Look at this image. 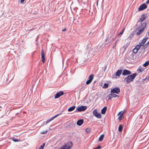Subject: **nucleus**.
Here are the masks:
<instances>
[{"mask_svg":"<svg viewBox=\"0 0 149 149\" xmlns=\"http://www.w3.org/2000/svg\"><path fill=\"white\" fill-rule=\"evenodd\" d=\"M146 26V23L145 22L142 23L141 22H137L136 24V28L135 29V31L139 29H143L144 30Z\"/></svg>","mask_w":149,"mask_h":149,"instance_id":"nucleus-1","label":"nucleus"},{"mask_svg":"<svg viewBox=\"0 0 149 149\" xmlns=\"http://www.w3.org/2000/svg\"><path fill=\"white\" fill-rule=\"evenodd\" d=\"M137 75V73H135L133 74L128 75L124 79L127 83H129L133 81Z\"/></svg>","mask_w":149,"mask_h":149,"instance_id":"nucleus-2","label":"nucleus"},{"mask_svg":"<svg viewBox=\"0 0 149 149\" xmlns=\"http://www.w3.org/2000/svg\"><path fill=\"white\" fill-rule=\"evenodd\" d=\"M72 143L70 142L65 144L61 147L60 149H70L72 146Z\"/></svg>","mask_w":149,"mask_h":149,"instance_id":"nucleus-3","label":"nucleus"},{"mask_svg":"<svg viewBox=\"0 0 149 149\" xmlns=\"http://www.w3.org/2000/svg\"><path fill=\"white\" fill-rule=\"evenodd\" d=\"M87 108V107L86 106L82 105L80 107H77L75 112H77V111L81 112L84 111L86 110Z\"/></svg>","mask_w":149,"mask_h":149,"instance_id":"nucleus-4","label":"nucleus"},{"mask_svg":"<svg viewBox=\"0 0 149 149\" xmlns=\"http://www.w3.org/2000/svg\"><path fill=\"white\" fill-rule=\"evenodd\" d=\"M93 115L96 118H101V113H98L97 109H95L93 111Z\"/></svg>","mask_w":149,"mask_h":149,"instance_id":"nucleus-5","label":"nucleus"},{"mask_svg":"<svg viewBox=\"0 0 149 149\" xmlns=\"http://www.w3.org/2000/svg\"><path fill=\"white\" fill-rule=\"evenodd\" d=\"M120 92V88L118 87L114 88L111 90V93H118Z\"/></svg>","mask_w":149,"mask_h":149,"instance_id":"nucleus-6","label":"nucleus"},{"mask_svg":"<svg viewBox=\"0 0 149 149\" xmlns=\"http://www.w3.org/2000/svg\"><path fill=\"white\" fill-rule=\"evenodd\" d=\"M125 58L130 60L134 59L133 55L131 53L129 52L127 54L125 55Z\"/></svg>","mask_w":149,"mask_h":149,"instance_id":"nucleus-7","label":"nucleus"},{"mask_svg":"<svg viewBox=\"0 0 149 149\" xmlns=\"http://www.w3.org/2000/svg\"><path fill=\"white\" fill-rule=\"evenodd\" d=\"M118 95L116 94L112 93L108 95L106 99H107L108 100H109L112 99L113 97H116Z\"/></svg>","mask_w":149,"mask_h":149,"instance_id":"nucleus-8","label":"nucleus"},{"mask_svg":"<svg viewBox=\"0 0 149 149\" xmlns=\"http://www.w3.org/2000/svg\"><path fill=\"white\" fill-rule=\"evenodd\" d=\"M147 17V14H142L140 19L138 20V22H142L146 19Z\"/></svg>","mask_w":149,"mask_h":149,"instance_id":"nucleus-9","label":"nucleus"},{"mask_svg":"<svg viewBox=\"0 0 149 149\" xmlns=\"http://www.w3.org/2000/svg\"><path fill=\"white\" fill-rule=\"evenodd\" d=\"M147 8V5L145 3H143L138 8L139 11L142 10Z\"/></svg>","mask_w":149,"mask_h":149,"instance_id":"nucleus-10","label":"nucleus"},{"mask_svg":"<svg viewBox=\"0 0 149 149\" xmlns=\"http://www.w3.org/2000/svg\"><path fill=\"white\" fill-rule=\"evenodd\" d=\"M131 73V72L130 71L126 70H124L123 72L122 75H129Z\"/></svg>","mask_w":149,"mask_h":149,"instance_id":"nucleus-11","label":"nucleus"},{"mask_svg":"<svg viewBox=\"0 0 149 149\" xmlns=\"http://www.w3.org/2000/svg\"><path fill=\"white\" fill-rule=\"evenodd\" d=\"M64 94V93L62 91H61L57 93L55 95L54 98L55 99L58 98L60 97L61 96Z\"/></svg>","mask_w":149,"mask_h":149,"instance_id":"nucleus-12","label":"nucleus"},{"mask_svg":"<svg viewBox=\"0 0 149 149\" xmlns=\"http://www.w3.org/2000/svg\"><path fill=\"white\" fill-rule=\"evenodd\" d=\"M148 38L146 37L142 40H141L139 42V44L141 46H143L145 43L146 42V41L148 39Z\"/></svg>","mask_w":149,"mask_h":149,"instance_id":"nucleus-13","label":"nucleus"},{"mask_svg":"<svg viewBox=\"0 0 149 149\" xmlns=\"http://www.w3.org/2000/svg\"><path fill=\"white\" fill-rule=\"evenodd\" d=\"M41 59L42 62L44 63L45 61V54L43 50L42 49L41 52Z\"/></svg>","mask_w":149,"mask_h":149,"instance_id":"nucleus-14","label":"nucleus"},{"mask_svg":"<svg viewBox=\"0 0 149 149\" xmlns=\"http://www.w3.org/2000/svg\"><path fill=\"white\" fill-rule=\"evenodd\" d=\"M84 120L83 119H80L78 120L77 123V124L78 125L81 126L83 123Z\"/></svg>","mask_w":149,"mask_h":149,"instance_id":"nucleus-15","label":"nucleus"},{"mask_svg":"<svg viewBox=\"0 0 149 149\" xmlns=\"http://www.w3.org/2000/svg\"><path fill=\"white\" fill-rule=\"evenodd\" d=\"M138 30V31L137 32L136 34L137 36H139L143 32L144 29H139Z\"/></svg>","mask_w":149,"mask_h":149,"instance_id":"nucleus-16","label":"nucleus"},{"mask_svg":"<svg viewBox=\"0 0 149 149\" xmlns=\"http://www.w3.org/2000/svg\"><path fill=\"white\" fill-rule=\"evenodd\" d=\"M122 70H118L116 73V76H119L121 74Z\"/></svg>","mask_w":149,"mask_h":149,"instance_id":"nucleus-17","label":"nucleus"},{"mask_svg":"<svg viewBox=\"0 0 149 149\" xmlns=\"http://www.w3.org/2000/svg\"><path fill=\"white\" fill-rule=\"evenodd\" d=\"M107 110V107H104L101 110V113L102 114H105Z\"/></svg>","mask_w":149,"mask_h":149,"instance_id":"nucleus-18","label":"nucleus"},{"mask_svg":"<svg viewBox=\"0 0 149 149\" xmlns=\"http://www.w3.org/2000/svg\"><path fill=\"white\" fill-rule=\"evenodd\" d=\"M76 107L75 106H73L69 108L68 109V111L69 112L73 110H74V109Z\"/></svg>","mask_w":149,"mask_h":149,"instance_id":"nucleus-19","label":"nucleus"},{"mask_svg":"<svg viewBox=\"0 0 149 149\" xmlns=\"http://www.w3.org/2000/svg\"><path fill=\"white\" fill-rule=\"evenodd\" d=\"M125 111H123L118 117V119L120 121H121L122 120L123 115V114L125 113Z\"/></svg>","mask_w":149,"mask_h":149,"instance_id":"nucleus-20","label":"nucleus"},{"mask_svg":"<svg viewBox=\"0 0 149 149\" xmlns=\"http://www.w3.org/2000/svg\"><path fill=\"white\" fill-rule=\"evenodd\" d=\"M123 126L122 124H120L118 130L120 132H121L123 129Z\"/></svg>","mask_w":149,"mask_h":149,"instance_id":"nucleus-21","label":"nucleus"},{"mask_svg":"<svg viewBox=\"0 0 149 149\" xmlns=\"http://www.w3.org/2000/svg\"><path fill=\"white\" fill-rule=\"evenodd\" d=\"M144 70V69L142 67L139 68L137 70L139 73H141Z\"/></svg>","mask_w":149,"mask_h":149,"instance_id":"nucleus-22","label":"nucleus"},{"mask_svg":"<svg viewBox=\"0 0 149 149\" xmlns=\"http://www.w3.org/2000/svg\"><path fill=\"white\" fill-rule=\"evenodd\" d=\"M104 135L103 134L101 135L99 139V141H102L104 137Z\"/></svg>","mask_w":149,"mask_h":149,"instance_id":"nucleus-23","label":"nucleus"},{"mask_svg":"<svg viewBox=\"0 0 149 149\" xmlns=\"http://www.w3.org/2000/svg\"><path fill=\"white\" fill-rule=\"evenodd\" d=\"M149 65V61L146 62L143 64V66L144 67H146L148 66Z\"/></svg>","mask_w":149,"mask_h":149,"instance_id":"nucleus-24","label":"nucleus"},{"mask_svg":"<svg viewBox=\"0 0 149 149\" xmlns=\"http://www.w3.org/2000/svg\"><path fill=\"white\" fill-rule=\"evenodd\" d=\"M109 86V84L107 83H105L102 87L103 88H107Z\"/></svg>","mask_w":149,"mask_h":149,"instance_id":"nucleus-25","label":"nucleus"},{"mask_svg":"<svg viewBox=\"0 0 149 149\" xmlns=\"http://www.w3.org/2000/svg\"><path fill=\"white\" fill-rule=\"evenodd\" d=\"M93 77H94V75L93 74H91V75L89 77V79L90 80H91V81H92L93 79Z\"/></svg>","mask_w":149,"mask_h":149,"instance_id":"nucleus-26","label":"nucleus"},{"mask_svg":"<svg viewBox=\"0 0 149 149\" xmlns=\"http://www.w3.org/2000/svg\"><path fill=\"white\" fill-rule=\"evenodd\" d=\"M129 43H128L126 45H124L123 47V48H124V51L129 46Z\"/></svg>","mask_w":149,"mask_h":149,"instance_id":"nucleus-27","label":"nucleus"},{"mask_svg":"<svg viewBox=\"0 0 149 149\" xmlns=\"http://www.w3.org/2000/svg\"><path fill=\"white\" fill-rule=\"evenodd\" d=\"M45 143H44L42 144L39 148V149H43L45 146Z\"/></svg>","mask_w":149,"mask_h":149,"instance_id":"nucleus-28","label":"nucleus"},{"mask_svg":"<svg viewBox=\"0 0 149 149\" xmlns=\"http://www.w3.org/2000/svg\"><path fill=\"white\" fill-rule=\"evenodd\" d=\"M140 45H136L135 48H136L137 50H139L140 49Z\"/></svg>","mask_w":149,"mask_h":149,"instance_id":"nucleus-29","label":"nucleus"},{"mask_svg":"<svg viewBox=\"0 0 149 149\" xmlns=\"http://www.w3.org/2000/svg\"><path fill=\"white\" fill-rule=\"evenodd\" d=\"M138 51V50H137V49L135 48H134L133 50V51L134 53H136Z\"/></svg>","mask_w":149,"mask_h":149,"instance_id":"nucleus-30","label":"nucleus"},{"mask_svg":"<svg viewBox=\"0 0 149 149\" xmlns=\"http://www.w3.org/2000/svg\"><path fill=\"white\" fill-rule=\"evenodd\" d=\"M59 114H57L55 116H54L53 117H52L51 118L49 119V120H51V121L52 120L54 119L55 118H56L57 116H58Z\"/></svg>","mask_w":149,"mask_h":149,"instance_id":"nucleus-31","label":"nucleus"},{"mask_svg":"<svg viewBox=\"0 0 149 149\" xmlns=\"http://www.w3.org/2000/svg\"><path fill=\"white\" fill-rule=\"evenodd\" d=\"M59 114H57L55 116H54L53 117H52L51 118L49 119V120H51V121L52 120L54 119L55 118H56L57 116H58Z\"/></svg>","mask_w":149,"mask_h":149,"instance_id":"nucleus-32","label":"nucleus"},{"mask_svg":"<svg viewBox=\"0 0 149 149\" xmlns=\"http://www.w3.org/2000/svg\"><path fill=\"white\" fill-rule=\"evenodd\" d=\"M92 81L91 80H90L89 79L87 80L86 82V84H90L91 82H92Z\"/></svg>","mask_w":149,"mask_h":149,"instance_id":"nucleus-33","label":"nucleus"},{"mask_svg":"<svg viewBox=\"0 0 149 149\" xmlns=\"http://www.w3.org/2000/svg\"><path fill=\"white\" fill-rule=\"evenodd\" d=\"M85 131L87 133H89L91 132L90 129L88 128L86 129Z\"/></svg>","mask_w":149,"mask_h":149,"instance_id":"nucleus-34","label":"nucleus"},{"mask_svg":"<svg viewBox=\"0 0 149 149\" xmlns=\"http://www.w3.org/2000/svg\"><path fill=\"white\" fill-rule=\"evenodd\" d=\"M47 130L44 131L43 132H40V134H46L47 132Z\"/></svg>","mask_w":149,"mask_h":149,"instance_id":"nucleus-35","label":"nucleus"},{"mask_svg":"<svg viewBox=\"0 0 149 149\" xmlns=\"http://www.w3.org/2000/svg\"><path fill=\"white\" fill-rule=\"evenodd\" d=\"M125 28H124L123 29V30H122V31H121L120 32V33L119 34V35H122L123 34V32L125 30Z\"/></svg>","mask_w":149,"mask_h":149,"instance_id":"nucleus-36","label":"nucleus"},{"mask_svg":"<svg viewBox=\"0 0 149 149\" xmlns=\"http://www.w3.org/2000/svg\"><path fill=\"white\" fill-rule=\"evenodd\" d=\"M13 140L14 142H17L19 141H20V140L13 139Z\"/></svg>","mask_w":149,"mask_h":149,"instance_id":"nucleus-37","label":"nucleus"},{"mask_svg":"<svg viewBox=\"0 0 149 149\" xmlns=\"http://www.w3.org/2000/svg\"><path fill=\"white\" fill-rule=\"evenodd\" d=\"M101 148V147L100 146H97V147L93 149H100Z\"/></svg>","mask_w":149,"mask_h":149,"instance_id":"nucleus-38","label":"nucleus"},{"mask_svg":"<svg viewBox=\"0 0 149 149\" xmlns=\"http://www.w3.org/2000/svg\"><path fill=\"white\" fill-rule=\"evenodd\" d=\"M148 45L147 44H146L143 47L144 49H145V48H146L148 46Z\"/></svg>","mask_w":149,"mask_h":149,"instance_id":"nucleus-39","label":"nucleus"},{"mask_svg":"<svg viewBox=\"0 0 149 149\" xmlns=\"http://www.w3.org/2000/svg\"><path fill=\"white\" fill-rule=\"evenodd\" d=\"M51 121V120L48 119L46 122V124Z\"/></svg>","mask_w":149,"mask_h":149,"instance_id":"nucleus-40","label":"nucleus"},{"mask_svg":"<svg viewBox=\"0 0 149 149\" xmlns=\"http://www.w3.org/2000/svg\"><path fill=\"white\" fill-rule=\"evenodd\" d=\"M117 40H118L115 42L114 43V45L113 47V48H114V47L115 46H116Z\"/></svg>","mask_w":149,"mask_h":149,"instance_id":"nucleus-41","label":"nucleus"},{"mask_svg":"<svg viewBox=\"0 0 149 149\" xmlns=\"http://www.w3.org/2000/svg\"><path fill=\"white\" fill-rule=\"evenodd\" d=\"M148 79V80H149V76H148V77H146L145 79H144L145 80Z\"/></svg>","mask_w":149,"mask_h":149,"instance_id":"nucleus-42","label":"nucleus"},{"mask_svg":"<svg viewBox=\"0 0 149 149\" xmlns=\"http://www.w3.org/2000/svg\"><path fill=\"white\" fill-rule=\"evenodd\" d=\"M25 0H21L20 2L21 3H22Z\"/></svg>","mask_w":149,"mask_h":149,"instance_id":"nucleus-43","label":"nucleus"},{"mask_svg":"<svg viewBox=\"0 0 149 149\" xmlns=\"http://www.w3.org/2000/svg\"><path fill=\"white\" fill-rule=\"evenodd\" d=\"M66 28H65L64 29H63L62 30V31H66Z\"/></svg>","mask_w":149,"mask_h":149,"instance_id":"nucleus-44","label":"nucleus"},{"mask_svg":"<svg viewBox=\"0 0 149 149\" xmlns=\"http://www.w3.org/2000/svg\"><path fill=\"white\" fill-rule=\"evenodd\" d=\"M146 3L147 4H148V3H149V0H148L146 2Z\"/></svg>","mask_w":149,"mask_h":149,"instance_id":"nucleus-45","label":"nucleus"},{"mask_svg":"<svg viewBox=\"0 0 149 149\" xmlns=\"http://www.w3.org/2000/svg\"><path fill=\"white\" fill-rule=\"evenodd\" d=\"M109 38H107L106 39V40H105V41H107V40H109Z\"/></svg>","mask_w":149,"mask_h":149,"instance_id":"nucleus-46","label":"nucleus"},{"mask_svg":"<svg viewBox=\"0 0 149 149\" xmlns=\"http://www.w3.org/2000/svg\"><path fill=\"white\" fill-rule=\"evenodd\" d=\"M122 112V111H120V112H119V113L118 114V115H120L121 113Z\"/></svg>","mask_w":149,"mask_h":149,"instance_id":"nucleus-47","label":"nucleus"},{"mask_svg":"<svg viewBox=\"0 0 149 149\" xmlns=\"http://www.w3.org/2000/svg\"><path fill=\"white\" fill-rule=\"evenodd\" d=\"M146 44H147V45H148L149 44V41H148V42L146 43Z\"/></svg>","mask_w":149,"mask_h":149,"instance_id":"nucleus-48","label":"nucleus"},{"mask_svg":"<svg viewBox=\"0 0 149 149\" xmlns=\"http://www.w3.org/2000/svg\"><path fill=\"white\" fill-rule=\"evenodd\" d=\"M98 1V0L97 1V5Z\"/></svg>","mask_w":149,"mask_h":149,"instance_id":"nucleus-49","label":"nucleus"},{"mask_svg":"<svg viewBox=\"0 0 149 149\" xmlns=\"http://www.w3.org/2000/svg\"><path fill=\"white\" fill-rule=\"evenodd\" d=\"M33 29H31L30 30V31H31V30H33Z\"/></svg>","mask_w":149,"mask_h":149,"instance_id":"nucleus-50","label":"nucleus"},{"mask_svg":"<svg viewBox=\"0 0 149 149\" xmlns=\"http://www.w3.org/2000/svg\"><path fill=\"white\" fill-rule=\"evenodd\" d=\"M1 108V106H0V108Z\"/></svg>","mask_w":149,"mask_h":149,"instance_id":"nucleus-51","label":"nucleus"}]
</instances>
